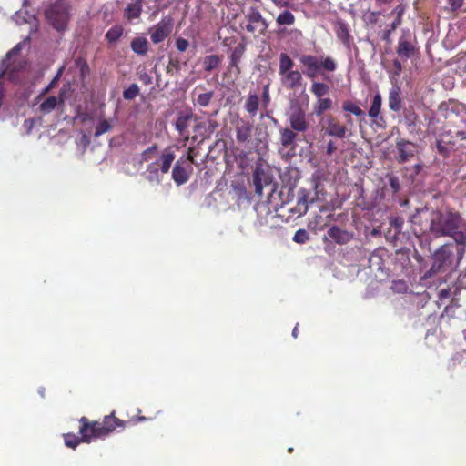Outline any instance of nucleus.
Segmentation results:
<instances>
[{
	"mask_svg": "<svg viewBox=\"0 0 466 466\" xmlns=\"http://www.w3.org/2000/svg\"><path fill=\"white\" fill-rule=\"evenodd\" d=\"M421 232L429 231L435 237L449 236L455 243H464L466 240V225L459 213L451 210L433 211L430 214L427 228H420Z\"/></svg>",
	"mask_w": 466,
	"mask_h": 466,
	"instance_id": "f257e3e1",
	"label": "nucleus"
},
{
	"mask_svg": "<svg viewBox=\"0 0 466 466\" xmlns=\"http://www.w3.org/2000/svg\"><path fill=\"white\" fill-rule=\"evenodd\" d=\"M299 61L304 66V74L310 79L322 75L323 71L334 72L338 67L335 59L329 56L317 57L304 54L299 57Z\"/></svg>",
	"mask_w": 466,
	"mask_h": 466,
	"instance_id": "f03ea898",
	"label": "nucleus"
},
{
	"mask_svg": "<svg viewBox=\"0 0 466 466\" xmlns=\"http://www.w3.org/2000/svg\"><path fill=\"white\" fill-rule=\"evenodd\" d=\"M294 61L286 53H280L279 75L280 83L285 88L298 89L302 85V74L294 69Z\"/></svg>",
	"mask_w": 466,
	"mask_h": 466,
	"instance_id": "7ed1b4c3",
	"label": "nucleus"
},
{
	"mask_svg": "<svg viewBox=\"0 0 466 466\" xmlns=\"http://www.w3.org/2000/svg\"><path fill=\"white\" fill-rule=\"evenodd\" d=\"M47 22L57 31L66 29L70 19V6L66 0H56L45 10Z\"/></svg>",
	"mask_w": 466,
	"mask_h": 466,
	"instance_id": "20e7f679",
	"label": "nucleus"
},
{
	"mask_svg": "<svg viewBox=\"0 0 466 466\" xmlns=\"http://www.w3.org/2000/svg\"><path fill=\"white\" fill-rule=\"evenodd\" d=\"M126 421L117 419L115 411L105 416L103 421L89 422V441L92 438H106L117 427L124 428Z\"/></svg>",
	"mask_w": 466,
	"mask_h": 466,
	"instance_id": "39448f33",
	"label": "nucleus"
},
{
	"mask_svg": "<svg viewBox=\"0 0 466 466\" xmlns=\"http://www.w3.org/2000/svg\"><path fill=\"white\" fill-rule=\"evenodd\" d=\"M143 157L146 161L156 158V161L151 163L147 168V172L155 176L157 174V166H160V171L166 174L169 171L171 164L175 160L174 154L167 149L158 156L157 147H147L143 152Z\"/></svg>",
	"mask_w": 466,
	"mask_h": 466,
	"instance_id": "423d86ee",
	"label": "nucleus"
},
{
	"mask_svg": "<svg viewBox=\"0 0 466 466\" xmlns=\"http://www.w3.org/2000/svg\"><path fill=\"white\" fill-rule=\"evenodd\" d=\"M453 252L450 249L449 245H443L438 248L433 254V264L431 268L424 274V279L432 278L437 273L445 269L446 267L451 264Z\"/></svg>",
	"mask_w": 466,
	"mask_h": 466,
	"instance_id": "0eeeda50",
	"label": "nucleus"
},
{
	"mask_svg": "<svg viewBox=\"0 0 466 466\" xmlns=\"http://www.w3.org/2000/svg\"><path fill=\"white\" fill-rule=\"evenodd\" d=\"M245 29L250 33L265 34L268 24L257 7H250L245 15Z\"/></svg>",
	"mask_w": 466,
	"mask_h": 466,
	"instance_id": "6e6552de",
	"label": "nucleus"
},
{
	"mask_svg": "<svg viewBox=\"0 0 466 466\" xmlns=\"http://www.w3.org/2000/svg\"><path fill=\"white\" fill-rule=\"evenodd\" d=\"M173 30V20L170 16L163 17L157 25L149 28L150 38L154 44L163 42Z\"/></svg>",
	"mask_w": 466,
	"mask_h": 466,
	"instance_id": "1a4fd4ad",
	"label": "nucleus"
},
{
	"mask_svg": "<svg viewBox=\"0 0 466 466\" xmlns=\"http://www.w3.org/2000/svg\"><path fill=\"white\" fill-rule=\"evenodd\" d=\"M289 120L291 127L298 132H304L309 127L305 112L298 106L290 107Z\"/></svg>",
	"mask_w": 466,
	"mask_h": 466,
	"instance_id": "9d476101",
	"label": "nucleus"
},
{
	"mask_svg": "<svg viewBox=\"0 0 466 466\" xmlns=\"http://www.w3.org/2000/svg\"><path fill=\"white\" fill-rule=\"evenodd\" d=\"M194 115L191 112H180L175 121V127L186 140L188 139V128L194 121Z\"/></svg>",
	"mask_w": 466,
	"mask_h": 466,
	"instance_id": "9b49d317",
	"label": "nucleus"
},
{
	"mask_svg": "<svg viewBox=\"0 0 466 466\" xmlns=\"http://www.w3.org/2000/svg\"><path fill=\"white\" fill-rule=\"evenodd\" d=\"M14 20L17 25L28 24L30 35L37 32L38 22L35 15L29 14L26 9H20L14 15Z\"/></svg>",
	"mask_w": 466,
	"mask_h": 466,
	"instance_id": "f8f14e48",
	"label": "nucleus"
},
{
	"mask_svg": "<svg viewBox=\"0 0 466 466\" xmlns=\"http://www.w3.org/2000/svg\"><path fill=\"white\" fill-rule=\"evenodd\" d=\"M327 235L338 245H346L353 238L351 232L342 229L336 225L329 228Z\"/></svg>",
	"mask_w": 466,
	"mask_h": 466,
	"instance_id": "ddd939ff",
	"label": "nucleus"
},
{
	"mask_svg": "<svg viewBox=\"0 0 466 466\" xmlns=\"http://www.w3.org/2000/svg\"><path fill=\"white\" fill-rule=\"evenodd\" d=\"M323 129L326 134L338 138L344 137L347 132L343 125L330 116L323 120Z\"/></svg>",
	"mask_w": 466,
	"mask_h": 466,
	"instance_id": "4468645a",
	"label": "nucleus"
},
{
	"mask_svg": "<svg viewBox=\"0 0 466 466\" xmlns=\"http://www.w3.org/2000/svg\"><path fill=\"white\" fill-rule=\"evenodd\" d=\"M63 103L64 97L62 93L59 96H50L39 103L37 110L43 115H47L54 111L59 104Z\"/></svg>",
	"mask_w": 466,
	"mask_h": 466,
	"instance_id": "2eb2a0df",
	"label": "nucleus"
},
{
	"mask_svg": "<svg viewBox=\"0 0 466 466\" xmlns=\"http://www.w3.org/2000/svg\"><path fill=\"white\" fill-rule=\"evenodd\" d=\"M245 51L246 45L244 43H239L233 48L229 56V67L232 68L237 75L240 74V67L238 65Z\"/></svg>",
	"mask_w": 466,
	"mask_h": 466,
	"instance_id": "dca6fc26",
	"label": "nucleus"
},
{
	"mask_svg": "<svg viewBox=\"0 0 466 466\" xmlns=\"http://www.w3.org/2000/svg\"><path fill=\"white\" fill-rule=\"evenodd\" d=\"M270 183V177L260 168H256L253 174L255 191L258 195L263 194L264 187Z\"/></svg>",
	"mask_w": 466,
	"mask_h": 466,
	"instance_id": "f3484780",
	"label": "nucleus"
},
{
	"mask_svg": "<svg viewBox=\"0 0 466 466\" xmlns=\"http://www.w3.org/2000/svg\"><path fill=\"white\" fill-rule=\"evenodd\" d=\"M336 35L338 39L348 48H350L352 41L349 26L345 22L339 21L336 25Z\"/></svg>",
	"mask_w": 466,
	"mask_h": 466,
	"instance_id": "a211bd4d",
	"label": "nucleus"
},
{
	"mask_svg": "<svg viewBox=\"0 0 466 466\" xmlns=\"http://www.w3.org/2000/svg\"><path fill=\"white\" fill-rule=\"evenodd\" d=\"M259 97L256 93H248L246 100L244 108L251 117H254L259 109Z\"/></svg>",
	"mask_w": 466,
	"mask_h": 466,
	"instance_id": "6ab92c4d",
	"label": "nucleus"
},
{
	"mask_svg": "<svg viewBox=\"0 0 466 466\" xmlns=\"http://www.w3.org/2000/svg\"><path fill=\"white\" fill-rule=\"evenodd\" d=\"M389 107L394 112H399L401 109L400 87L394 86L390 88L389 93Z\"/></svg>",
	"mask_w": 466,
	"mask_h": 466,
	"instance_id": "aec40b11",
	"label": "nucleus"
},
{
	"mask_svg": "<svg viewBox=\"0 0 466 466\" xmlns=\"http://www.w3.org/2000/svg\"><path fill=\"white\" fill-rule=\"evenodd\" d=\"M413 52L414 46L410 42L406 40L404 37L399 39L397 47V54L399 56L403 59H408L412 56Z\"/></svg>",
	"mask_w": 466,
	"mask_h": 466,
	"instance_id": "412c9836",
	"label": "nucleus"
},
{
	"mask_svg": "<svg viewBox=\"0 0 466 466\" xmlns=\"http://www.w3.org/2000/svg\"><path fill=\"white\" fill-rule=\"evenodd\" d=\"M172 177L178 186L185 184L188 179L187 170L179 164V162H177L173 168Z\"/></svg>",
	"mask_w": 466,
	"mask_h": 466,
	"instance_id": "4be33fe9",
	"label": "nucleus"
},
{
	"mask_svg": "<svg viewBox=\"0 0 466 466\" xmlns=\"http://www.w3.org/2000/svg\"><path fill=\"white\" fill-rule=\"evenodd\" d=\"M332 106V100L329 97L318 98L313 105V113L316 116H321L325 111L330 109Z\"/></svg>",
	"mask_w": 466,
	"mask_h": 466,
	"instance_id": "5701e85b",
	"label": "nucleus"
},
{
	"mask_svg": "<svg viewBox=\"0 0 466 466\" xmlns=\"http://www.w3.org/2000/svg\"><path fill=\"white\" fill-rule=\"evenodd\" d=\"M142 11L141 0H137L129 4L125 9V15L128 20H133L140 16Z\"/></svg>",
	"mask_w": 466,
	"mask_h": 466,
	"instance_id": "b1692460",
	"label": "nucleus"
},
{
	"mask_svg": "<svg viewBox=\"0 0 466 466\" xmlns=\"http://www.w3.org/2000/svg\"><path fill=\"white\" fill-rule=\"evenodd\" d=\"M131 49L137 55L144 56L148 50V44L145 37H137L131 42Z\"/></svg>",
	"mask_w": 466,
	"mask_h": 466,
	"instance_id": "393cba45",
	"label": "nucleus"
},
{
	"mask_svg": "<svg viewBox=\"0 0 466 466\" xmlns=\"http://www.w3.org/2000/svg\"><path fill=\"white\" fill-rule=\"evenodd\" d=\"M252 126L248 123H243L237 127V139L239 143H245L251 135Z\"/></svg>",
	"mask_w": 466,
	"mask_h": 466,
	"instance_id": "a878e982",
	"label": "nucleus"
},
{
	"mask_svg": "<svg viewBox=\"0 0 466 466\" xmlns=\"http://www.w3.org/2000/svg\"><path fill=\"white\" fill-rule=\"evenodd\" d=\"M382 98L380 93H376L373 96L371 106L369 110V116L375 119L379 116L381 109Z\"/></svg>",
	"mask_w": 466,
	"mask_h": 466,
	"instance_id": "bb28decb",
	"label": "nucleus"
},
{
	"mask_svg": "<svg viewBox=\"0 0 466 466\" xmlns=\"http://www.w3.org/2000/svg\"><path fill=\"white\" fill-rule=\"evenodd\" d=\"M311 93L318 98L325 97L329 91V86L325 83L313 82L310 87Z\"/></svg>",
	"mask_w": 466,
	"mask_h": 466,
	"instance_id": "cd10ccee",
	"label": "nucleus"
},
{
	"mask_svg": "<svg viewBox=\"0 0 466 466\" xmlns=\"http://www.w3.org/2000/svg\"><path fill=\"white\" fill-rule=\"evenodd\" d=\"M309 203V192L306 189H301L299 192V198L297 201V208L301 215H304L308 211Z\"/></svg>",
	"mask_w": 466,
	"mask_h": 466,
	"instance_id": "c85d7f7f",
	"label": "nucleus"
},
{
	"mask_svg": "<svg viewBox=\"0 0 466 466\" xmlns=\"http://www.w3.org/2000/svg\"><path fill=\"white\" fill-rule=\"evenodd\" d=\"M276 22L279 25H291L295 23V16L290 11L285 10L277 16Z\"/></svg>",
	"mask_w": 466,
	"mask_h": 466,
	"instance_id": "c756f323",
	"label": "nucleus"
},
{
	"mask_svg": "<svg viewBox=\"0 0 466 466\" xmlns=\"http://www.w3.org/2000/svg\"><path fill=\"white\" fill-rule=\"evenodd\" d=\"M220 62L221 59L218 55H209L205 56L203 61L205 71L211 72L216 67H218Z\"/></svg>",
	"mask_w": 466,
	"mask_h": 466,
	"instance_id": "7c9ffc66",
	"label": "nucleus"
},
{
	"mask_svg": "<svg viewBox=\"0 0 466 466\" xmlns=\"http://www.w3.org/2000/svg\"><path fill=\"white\" fill-rule=\"evenodd\" d=\"M123 35V27L121 25L112 26L106 34V38L109 43L117 41Z\"/></svg>",
	"mask_w": 466,
	"mask_h": 466,
	"instance_id": "2f4dec72",
	"label": "nucleus"
},
{
	"mask_svg": "<svg viewBox=\"0 0 466 466\" xmlns=\"http://www.w3.org/2000/svg\"><path fill=\"white\" fill-rule=\"evenodd\" d=\"M342 108L344 111L351 113L357 116H361L364 115L363 110L358 105L351 101L344 102Z\"/></svg>",
	"mask_w": 466,
	"mask_h": 466,
	"instance_id": "473e14b6",
	"label": "nucleus"
},
{
	"mask_svg": "<svg viewBox=\"0 0 466 466\" xmlns=\"http://www.w3.org/2000/svg\"><path fill=\"white\" fill-rule=\"evenodd\" d=\"M139 94V86L137 84H131L123 91V97L126 100H133Z\"/></svg>",
	"mask_w": 466,
	"mask_h": 466,
	"instance_id": "72a5a7b5",
	"label": "nucleus"
},
{
	"mask_svg": "<svg viewBox=\"0 0 466 466\" xmlns=\"http://www.w3.org/2000/svg\"><path fill=\"white\" fill-rule=\"evenodd\" d=\"M76 67L79 70L82 79L86 78L89 74V66L86 61L83 58H77L75 60Z\"/></svg>",
	"mask_w": 466,
	"mask_h": 466,
	"instance_id": "f704fd0d",
	"label": "nucleus"
},
{
	"mask_svg": "<svg viewBox=\"0 0 466 466\" xmlns=\"http://www.w3.org/2000/svg\"><path fill=\"white\" fill-rule=\"evenodd\" d=\"M213 96L214 93L212 91L199 94L196 100L197 104L201 107H206L208 106Z\"/></svg>",
	"mask_w": 466,
	"mask_h": 466,
	"instance_id": "c9c22d12",
	"label": "nucleus"
},
{
	"mask_svg": "<svg viewBox=\"0 0 466 466\" xmlns=\"http://www.w3.org/2000/svg\"><path fill=\"white\" fill-rule=\"evenodd\" d=\"M112 126L107 120H100L96 127L95 136L99 137L111 129Z\"/></svg>",
	"mask_w": 466,
	"mask_h": 466,
	"instance_id": "e433bc0d",
	"label": "nucleus"
},
{
	"mask_svg": "<svg viewBox=\"0 0 466 466\" xmlns=\"http://www.w3.org/2000/svg\"><path fill=\"white\" fill-rule=\"evenodd\" d=\"M63 70H64V67L59 68L56 75L54 76L52 81H50L49 85L43 89V91L41 92V94L39 95L37 99H40V97L42 96L47 94L56 85L57 81L59 80V78L61 77V76L63 74Z\"/></svg>",
	"mask_w": 466,
	"mask_h": 466,
	"instance_id": "4c0bfd02",
	"label": "nucleus"
},
{
	"mask_svg": "<svg viewBox=\"0 0 466 466\" xmlns=\"http://www.w3.org/2000/svg\"><path fill=\"white\" fill-rule=\"evenodd\" d=\"M296 137V134L290 129H283L281 131V141L283 146L292 143Z\"/></svg>",
	"mask_w": 466,
	"mask_h": 466,
	"instance_id": "58836bf2",
	"label": "nucleus"
},
{
	"mask_svg": "<svg viewBox=\"0 0 466 466\" xmlns=\"http://www.w3.org/2000/svg\"><path fill=\"white\" fill-rule=\"evenodd\" d=\"M309 238L308 232L305 229L300 228L295 232L293 241L297 244H304L309 240Z\"/></svg>",
	"mask_w": 466,
	"mask_h": 466,
	"instance_id": "ea45409f",
	"label": "nucleus"
},
{
	"mask_svg": "<svg viewBox=\"0 0 466 466\" xmlns=\"http://www.w3.org/2000/svg\"><path fill=\"white\" fill-rule=\"evenodd\" d=\"M380 15V12L367 11L363 14V21L367 25H375Z\"/></svg>",
	"mask_w": 466,
	"mask_h": 466,
	"instance_id": "a19ab883",
	"label": "nucleus"
},
{
	"mask_svg": "<svg viewBox=\"0 0 466 466\" xmlns=\"http://www.w3.org/2000/svg\"><path fill=\"white\" fill-rule=\"evenodd\" d=\"M322 174L320 171H316L313 176H311V185H313L314 189L317 194L319 193V187L322 185Z\"/></svg>",
	"mask_w": 466,
	"mask_h": 466,
	"instance_id": "79ce46f5",
	"label": "nucleus"
},
{
	"mask_svg": "<svg viewBox=\"0 0 466 466\" xmlns=\"http://www.w3.org/2000/svg\"><path fill=\"white\" fill-rule=\"evenodd\" d=\"M270 103V94H269V84H267L262 88V99L261 106L263 108H267Z\"/></svg>",
	"mask_w": 466,
	"mask_h": 466,
	"instance_id": "37998d69",
	"label": "nucleus"
},
{
	"mask_svg": "<svg viewBox=\"0 0 466 466\" xmlns=\"http://www.w3.org/2000/svg\"><path fill=\"white\" fill-rule=\"evenodd\" d=\"M390 225L395 229V234H399L403 228V218L400 217H395L390 219Z\"/></svg>",
	"mask_w": 466,
	"mask_h": 466,
	"instance_id": "c03bdc74",
	"label": "nucleus"
},
{
	"mask_svg": "<svg viewBox=\"0 0 466 466\" xmlns=\"http://www.w3.org/2000/svg\"><path fill=\"white\" fill-rule=\"evenodd\" d=\"M189 43L187 39L179 37L176 40V47L179 52H184L187 49Z\"/></svg>",
	"mask_w": 466,
	"mask_h": 466,
	"instance_id": "a18cd8bd",
	"label": "nucleus"
},
{
	"mask_svg": "<svg viewBox=\"0 0 466 466\" xmlns=\"http://www.w3.org/2000/svg\"><path fill=\"white\" fill-rule=\"evenodd\" d=\"M389 185H390V189L394 193L398 192L400 189L399 179L396 177H390L389 178Z\"/></svg>",
	"mask_w": 466,
	"mask_h": 466,
	"instance_id": "49530a36",
	"label": "nucleus"
},
{
	"mask_svg": "<svg viewBox=\"0 0 466 466\" xmlns=\"http://www.w3.org/2000/svg\"><path fill=\"white\" fill-rule=\"evenodd\" d=\"M447 2L450 5V9L455 12L462 6L464 0H447Z\"/></svg>",
	"mask_w": 466,
	"mask_h": 466,
	"instance_id": "de8ad7c7",
	"label": "nucleus"
},
{
	"mask_svg": "<svg viewBox=\"0 0 466 466\" xmlns=\"http://www.w3.org/2000/svg\"><path fill=\"white\" fill-rule=\"evenodd\" d=\"M456 244L458 245V247H457L458 260H461L463 258V255L465 254V251H466V239H465V242H463V243H456Z\"/></svg>",
	"mask_w": 466,
	"mask_h": 466,
	"instance_id": "09e8293b",
	"label": "nucleus"
},
{
	"mask_svg": "<svg viewBox=\"0 0 466 466\" xmlns=\"http://www.w3.org/2000/svg\"><path fill=\"white\" fill-rule=\"evenodd\" d=\"M393 68H394V75L399 76L402 71V66H401L400 61H399L398 59H395L393 61Z\"/></svg>",
	"mask_w": 466,
	"mask_h": 466,
	"instance_id": "8fccbe9b",
	"label": "nucleus"
},
{
	"mask_svg": "<svg viewBox=\"0 0 466 466\" xmlns=\"http://www.w3.org/2000/svg\"><path fill=\"white\" fill-rule=\"evenodd\" d=\"M408 154L403 151V147H400L399 163H405L408 160Z\"/></svg>",
	"mask_w": 466,
	"mask_h": 466,
	"instance_id": "3c124183",
	"label": "nucleus"
},
{
	"mask_svg": "<svg viewBox=\"0 0 466 466\" xmlns=\"http://www.w3.org/2000/svg\"><path fill=\"white\" fill-rule=\"evenodd\" d=\"M140 80L145 84V85H149L152 83V77L147 75V74H142L140 76Z\"/></svg>",
	"mask_w": 466,
	"mask_h": 466,
	"instance_id": "603ef678",
	"label": "nucleus"
},
{
	"mask_svg": "<svg viewBox=\"0 0 466 466\" xmlns=\"http://www.w3.org/2000/svg\"><path fill=\"white\" fill-rule=\"evenodd\" d=\"M400 13L401 11H399L398 12V15H400ZM400 24V16H398V18L391 24V28H390V31L391 30H395L396 27Z\"/></svg>",
	"mask_w": 466,
	"mask_h": 466,
	"instance_id": "864d4df0",
	"label": "nucleus"
},
{
	"mask_svg": "<svg viewBox=\"0 0 466 466\" xmlns=\"http://www.w3.org/2000/svg\"><path fill=\"white\" fill-rule=\"evenodd\" d=\"M198 147H187V156H188V158L191 160V161H194L192 159V157L194 156L195 154V150L197 149Z\"/></svg>",
	"mask_w": 466,
	"mask_h": 466,
	"instance_id": "5fc2aeb1",
	"label": "nucleus"
},
{
	"mask_svg": "<svg viewBox=\"0 0 466 466\" xmlns=\"http://www.w3.org/2000/svg\"><path fill=\"white\" fill-rule=\"evenodd\" d=\"M298 334H299V329H298V324H297L292 331L293 338H298Z\"/></svg>",
	"mask_w": 466,
	"mask_h": 466,
	"instance_id": "6e6d98bb",
	"label": "nucleus"
},
{
	"mask_svg": "<svg viewBox=\"0 0 466 466\" xmlns=\"http://www.w3.org/2000/svg\"><path fill=\"white\" fill-rule=\"evenodd\" d=\"M276 5H279V6H284L287 5V2L285 1H281V0H276L275 1Z\"/></svg>",
	"mask_w": 466,
	"mask_h": 466,
	"instance_id": "4d7b16f0",
	"label": "nucleus"
},
{
	"mask_svg": "<svg viewBox=\"0 0 466 466\" xmlns=\"http://www.w3.org/2000/svg\"><path fill=\"white\" fill-rule=\"evenodd\" d=\"M438 149H439V153L440 154H443L444 155L446 153L447 147H438Z\"/></svg>",
	"mask_w": 466,
	"mask_h": 466,
	"instance_id": "13d9d810",
	"label": "nucleus"
},
{
	"mask_svg": "<svg viewBox=\"0 0 466 466\" xmlns=\"http://www.w3.org/2000/svg\"><path fill=\"white\" fill-rule=\"evenodd\" d=\"M335 149L336 147H327V154L331 155Z\"/></svg>",
	"mask_w": 466,
	"mask_h": 466,
	"instance_id": "bf43d9fd",
	"label": "nucleus"
},
{
	"mask_svg": "<svg viewBox=\"0 0 466 466\" xmlns=\"http://www.w3.org/2000/svg\"><path fill=\"white\" fill-rule=\"evenodd\" d=\"M377 3L379 4H389L390 3L392 0H375Z\"/></svg>",
	"mask_w": 466,
	"mask_h": 466,
	"instance_id": "052dcab7",
	"label": "nucleus"
},
{
	"mask_svg": "<svg viewBox=\"0 0 466 466\" xmlns=\"http://www.w3.org/2000/svg\"><path fill=\"white\" fill-rule=\"evenodd\" d=\"M417 219H420V218H419V217H417V216H414V217L411 218V222H412L414 225H416V224H417Z\"/></svg>",
	"mask_w": 466,
	"mask_h": 466,
	"instance_id": "680f3d73",
	"label": "nucleus"
},
{
	"mask_svg": "<svg viewBox=\"0 0 466 466\" xmlns=\"http://www.w3.org/2000/svg\"><path fill=\"white\" fill-rule=\"evenodd\" d=\"M311 1L318 5H321L325 0H311Z\"/></svg>",
	"mask_w": 466,
	"mask_h": 466,
	"instance_id": "e2e57ef3",
	"label": "nucleus"
},
{
	"mask_svg": "<svg viewBox=\"0 0 466 466\" xmlns=\"http://www.w3.org/2000/svg\"><path fill=\"white\" fill-rule=\"evenodd\" d=\"M448 294L447 290H441V297H444Z\"/></svg>",
	"mask_w": 466,
	"mask_h": 466,
	"instance_id": "0e129e2a",
	"label": "nucleus"
},
{
	"mask_svg": "<svg viewBox=\"0 0 466 466\" xmlns=\"http://www.w3.org/2000/svg\"><path fill=\"white\" fill-rule=\"evenodd\" d=\"M415 258H416L418 261H419V260H420V259H421V255H418V256H416V257H415Z\"/></svg>",
	"mask_w": 466,
	"mask_h": 466,
	"instance_id": "69168bd1",
	"label": "nucleus"
},
{
	"mask_svg": "<svg viewBox=\"0 0 466 466\" xmlns=\"http://www.w3.org/2000/svg\"><path fill=\"white\" fill-rule=\"evenodd\" d=\"M27 5V0H24V7H25Z\"/></svg>",
	"mask_w": 466,
	"mask_h": 466,
	"instance_id": "338daca9",
	"label": "nucleus"
},
{
	"mask_svg": "<svg viewBox=\"0 0 466 466\" xmlns=\"http://www.w3.org/2000/svg\"><path fill=\"white\" fill-rule=\"evenodd\" d=\"M293 451V449L292 448H289V452H292Z\"/></svg>",
	"mask_w": 466,
	"mask_h": 466,
	"instance_id": "774afa93",
	"label": "nucleus"
}]
</instances>
